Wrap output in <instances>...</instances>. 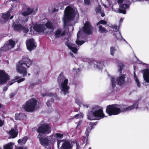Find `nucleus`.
I'll return each mask as SVG.
<instances>
[{"label": "nucleus", "instance_id": "3", "mask_svg": "<svg viewBox=\"0 0 149 149\" xmlns=\"http://www.w3.org/2000/svg\"><path fill=\"white\" fill-rule=\"evenodd\" d=\"M32 64V61L28 57L24 56L17 65L16 70L20 74H26L27 72L25 67H29Z\"/></svg>", "mask_w": 149, "mask_h": 149}, {"label": "nucleus", "instance_id": "54", "mask_svg": "<svg viewBox=\"0 0 149 149\" xmlns=\"http://www.w3.org/2000/svg\"><path fill=\"white\" fill-rule=\"evenodd\" d=\"M13 17V15H12L11 16H10V19H12Z\"/></svg>", "mask_w": 149, "mask_h": 149}, {"label": "nucleus", "instance_id": "16", "mask_svg": "<svg viewBox=\"0 0 149 149\" xmlns=\"http://www.w3.org/2000/svg\"><path fill=\"white\" fill-rule=\"evenodd\" d=\"M26 44L27 48L29 51L34 49L36 47V44L33 39H29L27 40Z\"/></svg>", "mask_w": 149, "mask_h": 149}, {"label": "nucleus", "instance_id": "51", "mask_svg": "<svg viewBox=\"0 0 149 149\" xmlns=\"http://www.w3.org/2000/svg\"><path fill=\"white\" fill-rule=\"evenodd\" d=\"M84 106L86 107L87 108H88L89 107V105L88 104H87L86 105H83Z\"/></svg>", "mask_w": 149, "mask_h": 149}, {"label": "nucleus", "instance_id": "61", "mask_svg": "<svg viewBox=\"0 0 149 149\" xmlns=\"http://www.w3.org/2000/svg\"><path fill=\"white\" fill-rule=\"evenodd\" d=\"M1 52L0 51V57L1 56V52Z\"/></svg>", "mask_w": 149, "mask_h": 149}, {"label": "nucleus", "instance_id": "46", "mask_svg": "<svg viewBox=\"0 0 149 149\" xmlns=\"http://www.w3.org/2000/svg\"><path fill=\"white\" fill-rule=\"evenodd\" d=\"M4 122V121H2L0 119V127H1L3 126Z\"/></svg>", "mask_w": 149, "mask_h": 149}, {"label": "nucleus", "instance_id": "56", "mask_svg": "<svg viewBox=\"0 0 149 149\" xmlns=\"http://www.w3.org/2000/svg\"><path fill=\"white\" fill-rule=\"evenodd\" d=\"M28 20V18H27L24 21V22H27Z\"/></svg>", "mask_w": 149, "mask_h": 149}, {"label": "nucleus", "instance_id": "60", "mask_svg": "<svg viewBox=\"0 0 149 149\" xmlns=\"http://www.w3.org/2000/svg\"><path fill=\"white\" fill-rule=\"evenodd\" d=\"M122 21H123V19H120V22H122Z\"/></svg>", "mask_w": 149, "mask_h": 149}, {"label": "nucleus", "instance_id": "10", "mask_svg": "<svg viewBox=\"0 0 149 149\" xmlns=\"http://www.w3.org/2000/svg\"><path fill=\"white\" fill-rule=\"evenodd\" d=\"M37 102H38L37 100L31 98L26 102L22 106V108L26 111L32 112L35 109Z\"/></svg>", "mask_w": 149, "mask_h": 149}, {"label": "nucleus", "instance_id": "44", "mask_svg": "<svg viewBox=\"0 0 149 149\" xmlns=\"http://www.w3.org/2000/svg\"><path fill=\"white\" fill-rule=\"evenodd\" d=\"M41 81L40 80H38V83H31V86H30V87L31 86H34L35 85H37V84H38L40 83H41Z\"/></svg>", "mask_w": 149, "mask_h": 149}, {"label": "nucleus", "instance_id": "2", "mask_svg": "<svg viewBox=\"0 0 149 149\" xmlns=\"http://www.w3.org/2000/svg\"><path fill=\"white\" fill-rule=\"evenodd\" d=\"M138 104V101H136L132 105L129 106L123 104L109 105L107 106L106 112L109 116L116 115L121 112H129L135 109H137Z\"/></svg>", "mask_w": 149, "mask_h": 149}, {"label": "nucleus", "instance_id": "25", "mask_svg": "<svg viewBox=\"0 0 149 149\" xmlns=\"http://www.w3.org/2000/svg\"><path fill=\"white\" fill-rule=\"evenodd\" d=\"M25 79L24 78H22L17 81H15L12 82L8 83L5 87L3 89V91H6L8 89V87L12 85L14 82L16 81H17L18 83H20V82L24 81Z\"/></svg>", "mask_w": 149, "mask_h": 149}, {"label": "nucleus", "instance_id": "18", "mask_svg": "<svg viewBox=\"0 0 149 149\" xmlns=\"http://www.w3.org/2000/svg\"><path fill=\"white\" fill-rule=\"evenodd\" d=\"M10 13L8 11L4 13H1L0 14V23L3 24L6 22L10 16Z\"/></svg>", "mask_w": 149, "mask_h": 149}, {"label": "nucleus", "instance_id": "53", "mask_svg": "<svg viewBox=\"0 0 149 149\" xmlns=\"http://www.w3.org/2000/svg\"><path fill=\"white\" fill-rule=\"evenodd\" d=\"M121 38V39H123V40L125 42H126V43H127V42L126 41V40H125V39H124V38H123L122 37Z\"/></svg>", "mask_w": 149, "mask_h": 149}, {"label": "nucleus", "instance_id": "24", "mask_svg": "<svg viewBox=\"0 0 149 149\" xmlns=\"http://www.w3.org/2000/svg\"><path fill=\"white\" fill-rule=\"evenodd\" d=\"M81 31L79 30L77 34V39L76 43L78 45H81L84 42V41H81Z\"/></svg>", "mask_w": 149, "mask_h": 149}, {"label": "nucleus", "instance_id": "40", "mask_svg": "<svg viewBox=\"0 0 149 149\" xmlns=\"http://www.w3.org/2000/svg\"><path fill=\"white\" fill-rule=\"evenodd\" d=\"M143 77L146 82H149V75H143Z\"/></svg>", "mask_w": 149, "mask_h": 149}, {"label": "nucleus", "instance_id": "64", "mask_svg": "<svg viewBox=\"0 0 149 149\" xmlns=\"http://www.w3.org/2000/svg\"><path fill=\"white\" fill-rule=\"evenodd\" d=\"M88 149H91V148H89Z\"/></svg>", "mask_w": 149, "mask_h": 149}, {"label": "nucleus", "instance_id": "36", "mask_svg": "<svg viewBox=\"0 0 149 149\" xmlns=\"http://www.w3.org/2000/svg\"><path fill=\"white\" fill-rule=\"evenodd\" d=\"M143 74H149V69L147 68L143 70L142 71Z\"/></svg>", "mask_w": 149, "mask_h": 149}, {"label": "nucleus", "instance_id": "29", "mask_svg": "<svg viewBox=\"0 0 149 149\" xmlns=\"http://www.w3.org/2000/svg\"><path fill=\"white\" fill-rule=\"evenodd\" d=\"M27 138L25 136L22 139H19L18 140V143L21 145H24L25 144L27 140Z\"/></svg>", "mask_w": 149, "mask_h": 149}, {"label": "nucleus", "instance_id": "12", "mask_svg": "<svg viewBox=\"0 0 149 149\" xmlns=\"http://www.w3.org/2000/svg\"><path fill=\"white\" fill-rule=\"evenodd\" d=\"M74 142L63 140H57V146L58 149H72Z\"/></svg>", "mask_w": 149, "mask_h": 149}, {"label": "nucleus", "instance_id": "39", "mask_svg": "<svg viewBox=\"0 0 149 149\" xmlns=\"http://www.w3.org/2000/svg\"><path fill=\"white\" fill-rule=\"evenodd\" d=\"M110 53L111 55L113 56L114 55V52L116 51V49L113 47H111L110 48Z\"/></svg>", "mask_w": 149, "mask_h": 149}, {"label": "nucleus", "instance_id": "48", "mask_svg": "<svg viewBox=\"0 0 149 149\" xmlns=\"http://www.w3.org/2000/svg\"><path fill=\"white\" fill-rule=\"evenodd\" d=\"M76 145L77 146L76 149H79L80 147L79 145L77 142L76 143Z\"/></svg>", "mask_w": 149, "mask_h": 149}, {"label": "nucleus", "instance_id": "7", "mask_svg": "<svg viewBox=\"0 0 149 149\" xmlns=\"http://www.w3.org/2000/svg\"><path fill=\"white\" fill-rule=\"evenodd\" d=\"M58 81L59 84L61 93L64 95L68 93L70 87L68 85V79L66 78L64 75H59L58 78Z\"/></svg>", "mask_w": 149, "mask_h": 149}, {"label": "nucleus", "instance_id": "27", "mask_svg": "<svg viewBox=\"0 0 149 149\" xmlns=\"http://www.w3.org/2000/svg\"><path fill=\"white\" fill-rule=\"evenodd\" d=\"M95 11L96 13H100L102 16L104 17L105 16V14L104 13V10L101 9L100 6L98 5V6L96 8Z\"/></svg>", "mask_w": 149, "mask_h": 149}, {"label": "nucleus", "instance_id": "15", "mask_svg": "<svg viewBox=\"0 0 149 149\" xmlns=\"http://www.w3.org/2000/svg\"><path fill=\"white\" fill-rule=\"evenodd\" d=\"M23 23V21L19 19L17 24L14 25V30L15 31L22 30L24 32L27 33L29 31V29L27 27H24L21 25V24Z\"/></svg>", "mask_w": 149, "mask_h": 149}, {"label": "nucleus", "instance_id": "9", "mask_svg": "<svg viewBox=\"0 0 149 149\" xmlns=\"http://www.w3.org/2000/svg\"><path fill=\"white\" fill-rule=\"evenodd\" d=\"M37 102H38L37 100L31 98L26 102L22 106V108L26 111L32 112L35 109Z\"/></svg>", "mask_w": 149, "mask_h": 149}, {"label": "nucleus", "instance_id": "4", "mask_svg": "<svg viewBox=\"0 0 149 149\" xmlns=\"http://www.w3.org/2000/svg\"><path fill=\"white\" fill-rule=\"evenodd\" d=\"M105 117L102 110L98 106L93 107L92 109L88 115V118L90 120L96 119L99 120Z\"/></svg>", "mask_w": 149, "mask_h": 149}, {"label": "nucleus", "instance_id": "32", "mask_svg": "<svg viewBox=\"0 0 149 149\" xmlns=\"http://www.w3.org/2000/svg\"><path fill=\"white\" fill-rule=\"evenodd\" d=\"M125 66V65L123 63H119L118 68V71L120 73H122V70Z\"/></svg>", "mask_w": 149, "mask_h": 149}, {"label": "nucleus", "instance_id": "58", "mask_svg": "<svg viewBox=\"0 0 149 149\" xmlns=\"http://www.w3.org/2000/svg\"><path fill=\"white\" fill-rule=\"evenodd\" d=\"M103 6H104L105 8H107V7L105 5V4H103Z\"/></svg>", "mask_w": 149, "mask_h": 149}, {"label": "nucleus", "instance_id": "20", "mask_svg": "<svg viewBox=\"0 0 149 149\" xmlns=\"http://www.w3.org/2000/svg\"><path fill=\"white\" fill-rule=\"evenodd\" d=\"M66 45L73 52L76 54L79 48V47L77 46L74 44H72L71 43H66Z\"/></svg>", "mask_w": 149, "mask_h": 149}, {"label": "nucleus", "instance_id": "28", "mask_svg": "<svg viewBox=\"0 0 149 149\" xmlns=\"http://www.w3.org/2000/svg\"><path fill=\"white\" fill-rule=\"evenodd\" d=\"M33 12V10L32 9L28 8L27 9V10L22 12V14L24 16H26L30 15Z\"/></svg>", "mask_w": 149, "mask_h": 149}, {"label": "nucleus", "instance_id": "47", "mask_svg": "<svg viewBox=\"0 0 149 149\" xmlns=\"http://www.w3.org/2000/svg\"><path fill=\"white\" fill-rule=\"evenodd\" d=\"M15 95V93H12L10 94V98H11L13 97H14Z\"/></svg>", "mask_w": 149, "mask_h": 149}, {"label": "nucleus", "instance_id": "50", "mask_svg": "<svg viewBox=\"0 0 149 149\" xmlns=\"http://www.w3.org/2000/svg\"><path fill=\"white\" fill-rule=\"evenodd\" d=\"M79 114H76L74 116V117L75 118H78V117H79Z\"/></svg>", "mask_w": 149, "mask_h": 149}, {"label": "nucleus", "instance_id": "55", "mask_svg": "<svg viewBox=\"0 0 149 149\" xmlns=\"http://www.w3.org/2000/svg\"><path fill=\"white\" fill-rule=\"evenodd\" d=\"M141 64H142V65H146V64L144 63H143L142 62H141Z\"/></svg>", "mask_w": 149, "mask_h": 149}, {"label": "nucleus", "instance_id": "42", "mask_svg": "<svg viewBox=\"0 0 149 149\" xmlns=\"http://www.w3.org/2000/svg\"><path fill=\"white\" fill-rule=\"evenodd\" d=\"M81 71V70L78 68L77 69H76L74 68L73 69V71L74 74H78Z\"/></svg>", "mask_w": 149, "mask_h": 149}, {"label": "nucleus", "instance_id": "5", "mask_svg": "<svg viewBox=\"0 0 149 149\" xmlns=\"http://www.w3.org/2000/svg\"><path fill=\"white\" fill-rule=\"evenodd\" d=\"M79 17V14L76 9H73L70 7H67L64 11V15L63 18L64 27L67 25L66 19L69 20L74 19Z\"/></svg>", "mask_w": 149, "mask_h": 149}, {"label": "nucleus", "instance_id": "43", "mask_svg": "<svg viewBox=\"0 0 149 149\" xmlns=\"http://www.w3.org/2000/svg\"><path fill=\"white\" fill-rule=\"evenodd\" d=\"M0 74H8L3 70H0Z\"/></svg>", "mask_w": 149, "mask_h": 149}, {"label": "nucleus", "instance_id": "11", "mask_svg": "<svg viewBox=\"0 0 149 149\" xmlns=\"http://www.w3.org/2000/svg\"><path fill=\"white\" fill-rule=\"evenodd\" d=\"M135 1H136L135 0H125L124 1L123 3L119 5V8L115 9L113 7L112 8V9L113 11L117 13L125 14L126 13V10L130 6L129 4Z\"/></svg>", "mask_w": 149, "mask_h": 149}, {"label": "nucleus", "instance_id": "35", "mask_svg": "<svg viewBox=\"0 0 149 149\" xmlns=\"http://www.w3.org/2000/svg\"><path fill=\"white\" fill-rule=\"evenodd\" d=\"M115 36L117 38V40H120L121 38L122 37L121 33L119 31L116 33L115 34Z\"/></svg>", "mask_w": 149, "mask_h": 149}, {"label": "nucleus", "instance_id": "37", "mask_svg": "<svg viewBox=\"0 0 149 149\" xmlns=\"http://www.w3.org/2000/svg\"><path fill=\"white\" fill-rule=\"evenodd\" d=\"M107 23V22L106 21L104 20H102L99 21L97 23V26H99V25H100V24L105 25Z\"/></svg>", "mask_w": 149, "mask_h": 149}, {"label": "nucleus", "instance_id": "1", "mask_svg": "<svg viewBox=\"0 0 149 149\" xmlns=\"http://www.w3.org/2000/svg\"><path fill=\"white\" fill-rule=\"evenodd\" d=\"M37 131L39 133L37 137L40 143L45 147V149H51L52 142H54L56 139L58 140L62 138L63 136V134L58 133L54 135H51L48 138L44 137L43 135L47 134L51 132V127L47 124L41 125L38 127Z\"/></svg>", "mask_w": 149, "mask_h": 149}, {"label": "nucleus", "instance_id": "41", "mask_svg": "<svg viewBox=\"0 0 149 149\" xmlns=\"http://www.w3.org/2000/svg\"><path fill=\"white\" fill-rule=\"evenodd\" d=\"M110 27H111L113 29V31L116 32H118V30L119 29V27L118 26H115L112 25L111 26H110Z\"/></svg>", "mask_w": 149, "mask_h": 149}, {"label": "nucleus", "instance_id": "63", "mask_svg": "<svg viewBox=\"0 0 149 149\" xmlns=\"http://www.w3.org/2000/svg\"><path fill=\"white\" fill-rule=\"evenodd\" d=\"M79 123H78V125H77V127L79 126Z\"/></svg>", "mask_w": 149, "mask_h": 149}, {"label": "nucleus", "instance_id": "14", "mask_svg": "<svg viewBox=\"0 0 149 149\" xmlns=\"http://www.w3.org/2000/svg\"><path fill=\"white\" fill-rule=\"evenodd\" d=\"M15 45V41L10 40L7 41L2 47L0 48V51H5L13 48Z\"/></svg>", "mask_w": 149, "mask_h": 149}, {"label": "nucleus", "instance_id": "31", "mask_svg": "<svg viewBox=\"0 0 149 149\" xmlns=\"http://www.w3.org/2000/svg\"><path fill=\"white\" fill-rule=\"evenodd\" d=\"M104 66L103 62L98 63L96 65H94V67L96 68L99 69L100 70H102Z\"/></svg>", "mask_w": 149, "mask_h": 149}, {"label": "nucleus", "instance_id": "26", "mask_svg": "<svg viewBox=\"0 0 149 149\" xmlns=\"http://www.w3.org/2000/svg\"><path fill=\"white\" fill-rule=\"evenodd\" d=\"M26 117V115L24 113H19L15 115V119L16 120H21L24 119Z\"/></svg>", "mask_w": 149, "mask_h": 149}, {"label": "nucleus", "instance_id": "45", "mask_svg": "<svg viewBox=\"0 0 149 149\" xmlns=\"http://www.w3.org/2000/svg\"><path fill=\"white\" fill-rule=\"evenodd\" d=\"M84 3L87 5H89L90 4V0H84Z\"/></svg>", "mask_w": 149, "mask_h": 149}, {"label": "nucleus", "instance_id": "23", "mask_svg": "<svg viewBox=\"0 0 149 149\" xmlns=\"http://www.w3.org/2000/svg\"><path fill=\"white\" fill-rule=\"evenodd\" d=\"M65 31L62 29H58L55 32V36L56 38L60 37L65 34Z\"/></svg>", "mask_w": 149, "mask_h": 149}, {"label": "nucleus", "instance_id": "30", "mask_svg": "<svg viewBox=\"0 0 149 149\" xmlns=\"http://www.w3.org/2000/svg\"><path fill=\"white\" fill-rule=\"evenodd\" d=\"M98 26V28L99 29L98 31L100 33H106L107 32V31L106 29L103 27L101 25H99Z\"/></svg>", "mask_w": 149, "mask_h": 149}, {"label": "nucleus", "instance_id": "17", "mask_svg": "<svg viewBox=\"0 0 149 149\" xmlns=\"http://www.w3.org/2000/svg\"><path fill=\"white\" fill-rule=\"evenodd\" d=\"M93 28L89 22H86L85 23L83 29L84 32L87 34H91L93 30Z\"/></svg>", "mask_w": 149, "mask_h": 149}, {"label": "nucleus", "instance_id": "19", "mask_svg": "<svg viewBox=\"0 0 149 149\" xmlns=\"http://www.w3.org/2000/svg\"><path fill=\"white\" fill-rule=\"evenodd\" d=\"M42 97H45V96H47L50 97H52L50 99V100H49L46 102V104L48 107L51 106V105L53 103L54 101V97L56 98V95H54L52 93H46V94H42Z\"/></svg>", "mask_w": 149, "mask_h": 149}, {"label": "nucleus", "instance_id": "52", "mask_svg": "<svg viewBox=\"0 0 149 149\" xmlns=\"http://www.w3.org/2000/svg\"><path fill=\"white\" fill-rule=\"evenodd\" d=\"M69 54L71 56H72L73 57V54L72 53L70 52L69 53Z\"/></svg>", "mask_w": 149, "mask_h": 149}, {"label": "nucleus", "instance_id": "62", "mask_svg": "<svg viewBox=\"0 0 149 149\" xmlns=\"http://www.w3.org/2000/svg\"><path fill=\"white\" fill-rule=\"evenodd\" d=\"M19 78H17L16 79H15V80H16L17 79H18Z\"/></svg>", "mask_w": 149, "mask_h": 149}, {"label": "nucleus", "instance_id": "33", "mask_svg": "<svg viewBox=\"0 0 149 149\" xmlns=\"http://www.w3.org/2000/svg\"><path fill=\"white\" fill-rule=\"evenodd\" d=\"M13 144L10 142L3 146L4 149H13Z\"/></svg>", "mask_w": 149, "mask_h": 149}, {"label": "nucleus", "instance_id": "49", "mask_svg": "<svg viewBox=\"0 0 149 149\" xmlns=\"http://www.w3.org/2000/svg\"><path fill=\"white\" fill-rule=\"evenodd\" d=\"M123 0H118V4L121 3H123Z\"/></svg>", "mask_w": 149, "mask_h": 149}, {"label": "nucleus", "instance_id": "38", "mask_svg": "<svg viewBox=\"0 0 149 149\" xmlns=\"http://www.w3.org/2000/svg\"><path fill=\"white\" fill-rule=\"evenodd\" d=\"M75 102L79 106H80L81 104V102L80 101L79 97L77 96H76L75 97Z\"/></svg>", "mask_w": 149, "mask_h": 149}, {"label": "nucleus", "instance_id": "59", "mask_svg": "<svg viewBox=\"0 0 149 149\" xmlns=\"http://www.w3.org/2000/svg\"><path fill=\"white\" fill-rule=\"evenodd\" d=\"M2 106V105L0 103V108H1Z\"/></svg>", "mask_w": 149, "mask_h": 149}, {"label": "nucleus", "instance_id": "21", "mask_svg": "<svg viewBox=\"0 0 149 149\" xmlns=\"http://www.w3.org/2000/svg\"><path fill=\"white\" fill-rule=\"evenodd\" d=\"M14 128L15 130L13 128L9 131L8 133L10 136L9 138H15L17 136L18 134V130L16 129L17 126L15 125Z\"/></svg>", "mask_w": 149, "mask_h": 149}, {"label": "nucleus", "instance_id": "34", "mask_svg": "<svg viewBox=\"0 0 149 149\" xmlns=\"http://www.w3.org/2000/svg\"><path fill=\"white\" fill-rule=\"evenodd\" d=\"M134 78L135 81V82L137 84V86L139 88H140V84L139 81V80L136 77V75H134Z\"/></svg>", "mask_w": 149, "mask_h": 149}, {"label": "nucleus", "instance_id": "6", "mask_svg": "<svg viewBox=\"0 0 149 149\" xmlns=\"http://www.w3.org/2000/svg\"><path fill=\"white\" fill-rule=\"evenodd\" d=\"M125 75H120L116 79L114 77L109 75L108 77L111 81L113 91H118L119 89V86H122L125 83Z\"/></svg>", "mask_w": 149, "mask_h": 149}, {"label": "nucleus", "instance_id": "13", "mask_svg": "<svg viewBox=\"0 0 149 149\" xmlns=\"http://www.w3.org/2000/svg\"><path fill=\"white\" fill-rule=\"evenodd\" d=\"M88 124H89L86 129V131L85 133L86 136H83V139H82V140L83 141V144L86 143V145L87 143V138L88 136H89V133L91 132V130L93 127V126L96 125V123L90 122Z\"/></svg>", "mask_w": 149, "mask_h": 149}, {"label": "nucleus", "instance_id": "8", "mask_svg": "<svg viewBox=\"0 0 149 149\" xmlns=\"http://www.w3.org/2000/svg\"><path fill=\"white\" fill-rule=\"evenodd\" d=\"M46 28H48L50 31H53L54 29V26L52 24L48 22L45 24H36L33 27V29L35 31L39 34H43Z\"/></svg>", "mask_w": 149, "mask_h": 149}, {"label": "nucleus", "instance_id": "57", "mask_svg": "<svg viewBox=\"0 0 149 149\" xmlns=\"http://www.w3.org/2000/svg\"><path fill=\"white\" fill-rule=\"evenodd\" d=\"M17 149H23V148L22 147H19Z\"/></svg>", "mask_w": 149, "mask_h": 149}, {"label": "nucleus", "instance_id": "22", "mask_svg": "<svg viewBox=\"0 0 149 149\" xmlns=\"http://www.w3.org/2000/svg\"><path fill=\"white\" fill-rule=\"evenodd\" d=\"M9 79V75H0V86L6 83Z\"/></svg>", "mask_w": 149, "mask_h": 149}]
</instances>
